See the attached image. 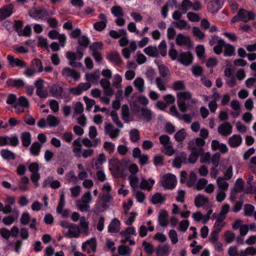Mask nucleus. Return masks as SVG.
<instances>
[{
  "instance_id": "obj_43",
  "label": "nucleus",
  "mask_w": 256,
  "mask_h": 256,
  "mask_svg": "<svg viewBox=\"0 0 256 256\" xmlns=\"http://www.w3.org/2000/svg\"><path fill=\"white\" fill-rule=\"evenodd\" d=\"M46 120L48 124L50 126L55 127L57 126L60 122V120H58L56 116L50 114L48 116Z\"/></svg>"
},
{
  "instance_id": "obj_11",
  "label": "nucleus",
  "mask_w": 256,
  "mask_h": 256,
  "mask_svg": "<svg viewBox=\"0 0 256 256\" xmlns=\"http://www.w3.org/2000/svg\"><path fill=\"white\" fill-rule=\"evenodd\" d=\"M65 204L64 195L62 192L60 196V202L56 208L58 213L60 214L63 218H67L68 216V210H63Z\"/></svg>"
},
{
  "instance_id": "obj_40",
  "label": "nucleus",
  "mask_w": 256,
  "mask_h": 256,
  "mask_svg": "<svg viewBox=\"0 0 256 256\" xmlns=\"http://www.w3.org/2000/svg\"><path fill=\"white\" fill-rule=\"evenodd\" d=\"M186 136L185 130L182 128L175 134L174 138L177 142H182L185 139Z\"/></svg>"
},
{
  "instance_id": "obj_27",
  "label": "nucleus",
  "mask_w": 256,
  "mask_h": 256,
  "mask_svg": "<svg viewBox=\"0 0 256 256\" xmlns=\"http://www.w3.org/2000/svg\"><path fill=\"white\" fill-rule=\"evenodd\" d=\"M69 238H78L80 236V230L74 224L69 228L68 232L66 235Z\"/></svg>"
},
{
  "instance_id": "obj_19",
  "label": "nucleus",
  "mask_w": 256,
  "mask_h": 256,
  "mask_svg": "<svg viewBox=\"0 0 256 256\" xmlns=\"http://www.w3.org/2000/svg\"><path fill=\"white\" fill-rule=\"evenodd\" d=\"M63 92L62 88L58 84H54L50 90V92L52 95L56 98H61L62 92Z\"/></svg>"
},
{
  "instance_id": "obj_58",
  "label": "nucleus",
  "mask_w": 256,
  "mask_h": 256,
  "mask_svg": "<svg viewBox=\"0 0 256 256\" xmlns=\"http://www.w3.org/2000/svg\"><path fill=\"white\" fill-rule=\"evenodd\" d=\"M189 226V222L188 220H184L180 222L178 230L179 231L185 232Z\"/></svg>"
},
{
  "instance_id": "obj_63",
  "label": "nucleus",
  "mask_w": 256,
  "mask_h": 256,
  "mask_svg": "<svg viewBox=\"0 0 256 256\" xmlns=\"http://www.w3.org/2000/svg\"><path fill=\"white\" fill-rule=\"evenodd\" d=\"M224 225V222H223V220L218 218L214 225V230L220 232Z\"/></svg>"
},
{
  "instance_id": "obj_28",
  "label": "nucleus",
  "mask_w": 256,
  "mask_h": 256,
  "mask_svg": "<svg viewBox=\"0 0 256 256\" xmlns=\"http://www.w3.org/2000/svg\"><path fill=\"white\" fill-rule=\"evenodd\" d=\"M18 103H15L12 106L18 110H20V106L28 108L29 106V102L26 98L22 96L18 99Z\"/></svg>"
},
{
  "instance_id": "obj_12",
  "label": "nucleus",
  "mask_w": 256,
  "mask_h": 256,
  "mask_svg": "<svg viewBox=\"0 0 256 256\" xmlns=\"http://www.w3.org/2000/svg\"><path fill=\"white\" fill-rule=\"evenodd\" d=\"M7 58L8 60L10 65L12 67L16 66L19 68H23L26 66V63L24 61L18 58H14L11 55H8Z\"/></svg>"
},
{
  "instance_id": "obj_44",
  "label": "nucleus",
  "mask_w": 256,
  "mask_h": 256,
  "mask_svg": "<svg viewBox=\"0 0 256 256\" xmlns=\"http://www.w3.org/2000/svg\"><path fill=\"white\" fill-rule=\"evenodd\" d=\"M244 214L246 216H252L254 210V206L250 204H246L244 206Z\"/></svg>"
},
{
  "instance_id": "obj_1",
  "label": "nucleus",
  "mask_w": 256,
  "mask_h": 256,
  "mask_svg": "<svg viewBox=\"0 0 256 256\" xmlns=\"http://www.w3.org/2000/svg\"><path fill=\"white\" fill-rule=\"evenodd\" d=\"M192 95L188 92H180L177 94V103L180 111L186 112L187 106L186 104V99H190Z\"/></svg>"
},
{
  "instance_id": "obj_49",
  "label": "nucleus",
  "mask_w": 256,
  "mask_h": 256,
  "mask_svg": "<svg viewBox=\"0 0 256 256\" xmlns=\"http://www.w3.org/2000/svg\"><path fill=\"white\" fill-rule=\"evenodd\" d=\"M111 10L112 13L117 18L124 16L122 8L120 6H114L112 8Z\"/></svg>"
},
{
  "instance_id": "obj_14",
  "label": "nucleus",
  "mask_w": 256,
  "mask_h": 256,
  "mask_svg": "<svg viewBox=\"0 0 256 256\" xmlns=\"http://www.w3.org/2000/svg\"><path fill=\"white\" fill-rule=\"evenodd\" d=\"M6 84L8 87H12L19 89L24 86V82L21 79H14L11 78L7 80Z\"/></svg>"
},
{
  "instance_id": "obj_45",
  "label": "nucleus",
  "mask_w": 256,
  "mask_h": 256,
  "mask_svg": "<svg viewBox=\"0 0 256 256\" xmlns=\"http://www.w3.org/2000/svg\"><path fill=\"white\" fill-rule=\"evenodd\" d=\"M32 65L33 68L36 70L37 69L38 72H40L43 70L42 62L40 60L35 58L32 61Z\"/></svg>"
},
{
  "instance_id": "obj_16",
  "label": "nucleus",
  "mask_w": 256,
  "mask_h": 256,
  "mask_svg": "<svg viewBox=\"0 0 256 256\" xmlns=\"http://www.w3.org/2000/svg\"><path fill=\"white\" fill-rule=\"evenodd\" d=\"M83 55V52L79 50H76V53L70 51L67 52L66 53V58L70 62L80 60L82 58Z\"/></svg>"
},
{
  "instance_id": "obj_52",
  "label": "nucleus",
  "mask_w": 256,
  "mask_h": 256,
  "mask_svg": "<svg viewBox=\"0 0 256 256\" xmlns=\"http://www.w3.org/2000/svg\"><path fill=\"white\" fill-rule=\"evenodd\" d=\"M122 119L125 122H128L127 118L129 116L130 110L127 104H124L122 107Z\"/></svg>"
},
{
  "instance_id": "obj_23",
  "label": "nucleus",
  "mask_w": 256,
  "mask_h": 256,
  "mask_svg": "<svg viewBox=\"0 0 256 256\" xmlns=\"http://www.w3.org/2000/svg\"><path fill=\"white\" fill-rule=\"evenodd\" d=\"M168 212H166V210H160L158 216V220L160 226H165L168 225Z\"/></svg>"
},
{
  "instance_id": "obj_31",
  "label": "nucleus",
  "mask_w": 256,
  "mask_h": 256,
  "mask_svg": "<svg viewBox=\"0 0 256 256\" xmlns=\"http://www.w3.org/2000/svg\"><path fill=\"white\" fill-rule=\"evenodd\" d=\"M29 183L28 178L26 176H24L20 178L18 183L19 188L22 191L27 190L28 184Z\"/></svg>"
},
{
  "instance_id": "obj_53",
  "label": "nucleus",
  "mask_w": 256,
  "mask_h": 256,
  "mask_svg": "<svg viewBox=\"0 0 256 256\" xmlns=\"http://www.w3.org/2000/svg\"><path fill=\"white\" fill-rule=\"evenodd\" d=\"M110 116L112 117V120L117 125L119 128H122L123 124L122 122L119 120L118 114L115 110L112 111L110 113Z\"/></svg>"
},
{
  "instance_id": "obj_37",
  "label": "nucleus",
  "mask_w": 256,
  "mask_h": 256,
  "mask_svg": "<svg viewBox=\"0 0 256 256\" xmlns=\"http://www.w3.org/2000/svg\"><path fill=\"white\" fill-rule=\"evenodd\" d=\"M166 198L162 196L160 193L157 192L155 194L151 199V202L154 204H158L159 203H163L165 202Z\"/></svg>"
},
{
  "instance_id": "obj_59",
  "label": "nucleus",
  "mask_w": 256,
  "mask_h": 256,
  "mask_svg": "<svg viewBox=\"0 0 256 256\" xmlns=\"http://www.w3.org/2000/svg\"><path fill=\"white\" fill-rule=\"evenodd\" d=\"M142 115L148 122L152 120V112L150 110L146 108H142Z\"/></svg>"
},
{
  "instance_id": "obj_33",
  "label": "nucleus",
  "mask_w": 256,
  "mask_h": 256,
  "mask_svg": "<svg viewBox=\"0 0 256 256\" xmlns=\"http://www.w3.org/2000/svg\"><path fill=\"white\" fill-rule=\"evenodd\" d=\"M144 52L148 56L152 57H158V50L156 47L148 46L144 49Z\"/></svg>"
},
{
  "instance_id": "obj_2",
  "label": "nucleus",
  "mask_w": 256,
  "mask_h": 256,
  "mask_svg": "<svg viewBox=\"0 0 256 256\" xmlns=\"http://www.w3.org/2000/svg\"><path fill=\"white\" fill-rule=\"evenodd\" d=\"M29 16L34 19L44 20L45 17L49 16L48 12L44 8H40V10L35 8L30 9L28 11Z\"/></svg>"
},
{
  "instance_id": "obj_41",
  "label": "nucleus",
  "mask_w": 256,
  "mask_h": 256,
  "mask_svg": "<svg viewBox=\"0 0 256 256\" xmlns=\"http://www.w3.org/2000/svg\"><path fill=\"white\" fill-rule=\"evenodd\" d=\"M158 70L160 75L164 78L170 75L168 68L163 64L158 66Z\"/></svg>"
},
{
  "instance_id": "obj_7",
  "label": "nucleus",
  "mask_w": 256,
  "mask_h": 256,
  "mask_svg": "<svg viewBox=\"0 0 256 256\" xmlns=\"http://www.w3.org/2000/svg\"><path fill=\"white\" fill-rule=\"evenodd\" d=\"M100 84L104 90L106 96H111L114 94V90L111 87L110 82L107 78H102Z\"/></svg>"
},
{
  "instance_id": "obj_54",
  "label": "nucleus",
  "mask_w": 256,
  "mask_h": 256,
  "mask_svg": "<svg viewBox=\"0 0 256 256\" xmlns=\"http://www.w3.org/2000/svg\"><path fill=\"white\" fill-rule=\"evenodd\" d=\"M225 42L224 40H220L219 44H218L214 47L213 50L216 54H220L222 52V48H224Z\"/></svg>"
},
{
  "instance_id": "obj_55",
  "label": "nucleus",
  "mask_w": 256,
  "mask_h": 256,
  "mask_svg": "<svg viewBox=\"0 0 256 256\" xmlns=\"http://www.w3.org/2000/svg\"><path fill=\"white\" fill-rule=\"evenodd\" d=\"M122 78L120 74H116L114 76L112 81V86L116 88H120Z\"/></svg>"
},
{
  "instance_id": "obj_9",
  "label": "nucleus",
  "mask_w": 256,
  "mask_h": 256,
  "mask_svg": "<svg viewBox=\"0 0 256 256\" xmlns=\"http://www.w3.org/2000/svg\"><path fill=\"white\" fill-rule=\"evenodd\" d=\"M224 0H213L208 2V9L212 13H214L220 10L223 6Z\"/></svg>"
},
{
  "instance_id": "obj_26",
  "label": "nucleus",
  "mask_w": 256,
  "mask_h": 256,
  "mask_svg": "<svg viewBox=\"0 0 256 256\" xmlns=\"http://www.w3.org/2000/svg\"><path fill=\"white\" fill-rule=\"evenodd\" d=\"M21 140L24 146L28 147L31 144V135L29 132H24L21 134Z\"/></svg>"
},
{
  "instance_id": "obj_47",
  "label": "nucleus",
  "mask_w": 256,
  "mask_h": 256,
  "mask_svg": "<svg viewBox=\"0 0 256 256\" xmlns=\"http://www.w3.org/2000/svg\"><path fill=\"white\" fill-rule=\"evenodd\" d=\"M41 146V144L38 142H34L30 148V151L32 154L34 156L38 155Z\"/></svg>"
},
{
  "instance_id": "obj_32",
  "label": "nucleus",
  "mask_w": 256,
  "mask_h": 256,
  "mask_svg": "<svg viewBox=\"0 0 256 256\" xmlns=\"http://www.w3.org/2000/svg\"><path fill=\"white\" fill-rule=\"evenodd\" d=\"M224 54L225 56H231L235 54L234 47L230 44H226L224 46Z\"/></svg>"
},
{
  "instance_id": "obj_56",
  "label": "nucleus",
  "mask_w": 256,
  "mask_h": 256,
  "mask_svg": "<svg viewBox=\"0 0 256 256\" xmlns=\"http://www.w3.org/2000/svg\"><path fill=\"white\" fill-rule=\"evenodd\" d=\"M192 2L189 0H184L180 6V9L183 14H185L188 10V8H190Z\"/></svg>"
},
{
  "instance_id": "obj_60",
  "label": "nucleus",
  "mask_w": 256,
  "mask_h": 256,
  "mask_svg": "<svg viewBox=\"0 0 256 256\" xmlns=\"http://www.w3.org/2000/svg\"><path fill=\"white\" fill-rule=\"evenodd\" d=\"M83 98L86 104V108L88 110H90L92 107L96 104V102L94 100L89 98L86 96H84Z\"/></svg>"
},
{
  "instance_id": "obj_57",
  "label": "nucleus",
  "mask_w": 256,
  "mask_h": 256,
  "mask_svg": "<svg viewBox=\"0 0 256 256\" xmlns=\"http://www.w3.org/2000/svg\"><path fill=\"white\" fill-rule=\"evenodd\" d=\"M118 252L121 255L126 256L130 253L131 250L127 246H120L118 248Z\"/></svg>"
},
{
  "instance_id": "obj_24",
  "label": "nucleus",
  "mask_w": 256,
  "mask_h": 256,
  "mask_svg": "<svg viewBox=\"0 0 256 256\" xmlns=\"http://www.w3.org/2000/svg\"><path fill=\"white\" fill-rule=\"evenodd\" d=\"M48 184L50 185V186L53 189H56L60 187V183L58 180H53L52 176H49L47 180L44 181L42 184V186L44 187H46L47 184Z\"/></svg>"
},
{
  "instance_id": "obj_4",
  "label": "nucleus",
  "mask_w": 256,
  "mask_h": 256,
  "mask_svg": "<svg viewBox=\"0 0 256 256\" xmlns=\"http://www.w3.org/2000/svg\"><path fill=\"white\" fill-rule=\"evenodd\" d=\"M237 16L239 18V20L246 22L250 20H254L255 18V14L252 11H248L244 9H240Z\"/></svg>"
},
{
  "instance_id": "obj_10",
  "label": "nucleus",
  "mask_w": 256,
  "mask_h": 256,
  "mask_svg": "<svg viewBox=\"0 0 256 256\" xmlns=\"http://www.w3.org/2000/svg\"><path fill=\"white\" fill-rule=\"evenodd\" d=\"M110 169L113 176L116 178L122 175L120 171L121 163L117 160H114L110 162Z\"/></svg>"
},
{
  "instance_id": "obj_36",
  "label": "nucleus",
  "mask_w": 256,
  "mask_h": 256,
  "mask_svg": "<svg viewBox=\"0 0 256 256\" xmlns=\"http://www.w3.org/2000/svg\"><path fill=\"white\" fill-rule=\"evenodd\" d=\"M134 84L140 92L144 91V80L142 78H136L134 82Z\"/></svg>"
},
{
  "instance_id": "obj_20",
  "label": "nucleus",
  "mask_w": 256,
  "mask_h": 256,
  "mask_svg": "<svg viewBox=\"0 0 256 256\" xmlns=\"http://www.w3.org/2000/svg\"><path fill=\"white\" fill-rule=\"evenodd\" d=\"M108 59L111 62L120 66L122 63L120 54L116 52H112L107 56Z\"/></svg>"
},
{
  "instance_id": "obj_35",
  "label": "nucleus",
  "mask_w": 256,
  "mask_h": 256,
  "mask_svg": "<svg viewBox=\"0 0 256 256\" xmlns=\"http://www.w3.org/2000/svg\"><path fill=\"white\" fill-rule=\"evenodd\" d=\"M162 152L167 156H172L174 154L175 150L172 148V144H170L164 146L162 147Z\"/></svg>"
},
{
  "instance_id": "obj_48",
  "label": "nucleus",
  "mask_w": 256,
  "mask_h": 256,
  "mask_svg": "<svg viewBox=\"0 0 256 256\" xmlns=\"http://www.w3.org/2000/svg\"><path fill=\"white\" fill-rule=\"evenodd\" d=\"M224 178L222 177H218L217 178L216 182L220 189L223 190H226L228 189V184L227 182L224 181Z\"/></svg>"
},
{
  "instance_id": "obj_34",
  "label": "nucleus",
  "mask_w": 256,
  "mask_h": 256,
  "mask_svg": "<svg viewBox=\"0 0 256 256\" xmlns=\"http://www.w3.org/2000/svg\"><path fill=\"white\" fill-rule=\"evenodd\" d=\"M99 72L98 70L90 74H87L85 76L86 79L87 81L91 82H97L100 78Z\"/></svg>"
},
{
  "instance_id": "obj_46",
  "label": "nucleus",
  "mask_w": 256,
  "mask_h": 256,
  "mask_svg": "<svg viewBox=\"0 0 256 256\" xmlns=\"http://www.w3.org/2000/svg\"><path fill=\"white\" fill-rule=\"evenodd\" d=\"M176 26V27L180 30L182 29H190V26L188 24V22L183 20H180L177 22H173Z\"/></svg>"
},
{
  "instance_id": "obj_39",
  "label": "nucleus",
  "mask_w": 256,
  "mask_h": 256,
  "mask_svg": "<svg viewBox=\"0 0 256 256\" xmlns=\"http://www.w3.org/2000/svg\"><path fill=\"white\" fill-rule=\"evenodd\" d=\"M244 182L242 178H239L237 179L234 184V191L236 192H240L244 189Z\"/></svg>"
},
{
  "instance_id": "obj_61",
  "label": "nucleus",
  "mask_w": 256,
  "mask_h": 256,
  "mask_svg": "<svg viewBox=\"0 0 256 256\" xmlns=\"http://www.w3.org/2000/svg\"><path fill=\"white\" fill-rule=\"evenodd\" d=\"M172 88L175 90H184L185 86L182 81H176L173 84Z\"/></svg>"
},
{
  "instance_id": "obj_38",
  "label": "nucleus",
  "mask_w": 256,
  "mask_h": 256,
  "mask_svg": "<svg viewBox=\"0 0 256 256\" xmlns=\"http://www.w3.org/2000/svg\"><path fill=\"white\" fill-rule=\"evenodd\" d=\"M156 256L168 255L169 253L168 247L166 246H158L156 250Z\"/></svg>"
},
{
  "instance_id": "obj_51",
  "label": "nucleus",
  "mask_w": 256,
  "mask_h": 256,
  "mask_svg": "<svg viewBox=\"0 0 256 256\" xmlns=\"http://www.w3.org/2000/svg\"><path fill=\"white\" fill-rule=\"evenodd\" d=\"M108 208L107 204L106 202H102L101 204H97L94 208V212L96 214H98L100 212H104V210H106Z\"/></svg>"
},
{
  "instance_id": "obj_42",
  "label": "nucleus",
  "mask_w": 256,
  "mask_h": 256,
  "mask_svg": "<svg viewBox=\"0 0 256 256\" xmlns=\"http://www.w3.org/2000/svg\"><path fill=\"white\" fill-rule=\"evenodd\" d=\"M131 140L134 142H136L140 140V132L136 128L132 129L130 132Z\"/></svg>"
},
{
  "instance_id": "obj_30",
  "label": "nucleus",
  "mask_w": 256,
  "mask_h": 256,
  "mask_svg": "<svg viewBox=\"0 0 256 256\" xmlns=\"http://www.w3.org/2000/svg\"><path fill=\"white\" fill-rule=\"evenodd\" d=\"M149 181L150 182V184L146 180H142L140 184V187L141 189L142 190H151L154 182V180L151 178H150Z\"/></svg>"
},
{
  "instance_id": "obj_8",
  "label": "nucleus",
  "mask_w": 256,
  "mask_h": 256,
  "mask_svg": "<svg viewBox=\"0 0 256 256\" xmlns=\"http://www.w3.org/2000/svg\"><path fill=\"white\" fill-rule=\"evenodd\" d=\"M192 60L193 56L190 52H182L178 57V60L185 66L192 64Z\"/></svg>"
},
{
  "instance_id": "obj_50",
  "label": "nucleus",
  "mask_w": 256,
  "mask_h": 256,
  "mask_svg": "<svg viewBox=\"0 0 256 256\" xmlns=\"http://www.w3.org/2000/svg\"><path fill=\"white\" fill-rule=\"evenodd\" d=\"M203 153L202 152H192L189 156L188 162L191 164L195 163L198 158L199 155Z\"/></svg>"
},
{
  "instance_id": "obj_6",
  "label": "nucleus",
  "mask_w": 256,
  "mask_h": 256,
  "mask_svg": "<svg viewBox=\"0 0 256 256\" xmlns=\"http://www.w3.org/2000/svg\"><path fill=\"white\" fill-rule=\"evenodd\" d=\"M62 76L68 78L71 77L75 80L80 78V73L74 69H72L68 67H66L62 70Z\"/></svg>"
},
{
  "instance_id": "obj_15",
  "label": "nucleus",
  "mask_w": 256,
  "mask_h": 256,
  "mask_svg": "<svg viewBox=\"0 0 256 256\" xmlns=\"http://www.w3.org/2000/svg\"><path fill=\"white\" fill-rule=\"evenodd\" d=\"M232 126L228 122L220 124L218 128L219 134L222 136H227L232 132Z\"/></svg>"
},
{
  "instance_id": "obj_25",
  "label": "nucleus",
  "mask_w": 256,
  "mask_h": 256,
  "mask_svg": "<svg viewBox=\"0 0 256 256\" xmlns=\"http://www.w3.org/2000/svg\"><path fill=\"white\" fill-rule=\"evenodd\" d=\"M73 148L72 152L74 154L75 156L77 157H80V152L82 150V144L80 142V138H78L76 140H75L73 142Z\"/></svg>"
},
{
  "instance_id": "obj_13",
  "label": "nucleus",
  "mask_w": 256,
  "mask_h": 256,
  "mask_svg": "<svg viewBox=\"0 0 256 256\" xmlns=\"http://www.w3.org/2000/svg\"><path fill=\"white\" fill-rule=\"evenodd\" d=\"M90 42L89 38L86 36H82L78 39V46L76 48V50L82 52L86 48Z\"/></svg>"
},
{
  "instance_id": "obj_21",
  "label": "nucleus",
  "mask_w": 256,
  "mask_h": 256,
  "mask_svg": "<svg viewBox=\"0 0 256 256\" xmlns=\"http://www.w3.org/2000/svg\"><path fill=\"white\" fill-rule=\"evenodd\" d=\"M242 142V138L240 135L234 134L228 140V144L232 148L238 146Z\"/></svg>"
},
{
  "instance_id": "obj_64",
  "label": "nucleus",
  "mask_w": 256,
  "mask_h": 256,
  "mask_svg": "<svg viewBox=\"0 0 256 256\" xmlns=\"http://www.w3.org/2000/svg\"><path fill=\"white\" fill-rule=\"evenodd\" d=\"M30 221V216L27 212H24L20 218V222L22 224L26 225Z\"/></svg>"
},
{
  "instance_id": "obj_17",
  "label": "nucleus",
  "mask_w": 256,
  "mask_h": 256,
  "mask_svg": "<svg viewBox=\"0 0 256 256\" xmlns=\"http://www.w3.org/2000/svg\"><path fill=\"white\" fill-rule=\"evenodd\" d=\"M120 222L116 218L112 220L110 222L108 227V231L109 232H118L120 230Z\"/></svg>"
},
{
  "instance_id": "obj_22",
  "label": "nucleus",
  "mask_w": 256,
  "mask_h": 256,
  "mask_svg": "<svg viewBox=\"0 0 256 256\" xmlns=\"http://www.w3.org/2000/svg\"><path fill=\"white\" fill-rule=\"evenodd\" d=\"M208 198L201 194H198L194 199V204L198 208L202 207L204 204H208Z\"/></svg>"
},
{
  "instance_id": "obj_62",
  "label": "nucleus",
  "mask_w": 256,
  "mask_h": 256,
  "mask_svg": "<svg viewBox=\"0 0 256 256\" xmlns=\"http://www.w3.org/2000/svg\"><path fill=\"white\" fill-rule=\"evenodd\" d=\"M103 44L100 42H94L90 46L89 48L93 52H98V50H100L102 48Z\"/></svg>"
},
{
  "instance_id": "obj_3",
  "label": "nucleus",
  "mask_w": 256,
  "mask_h": 256,
  "mask_svg": "<svg viewBox=\"0 0 256 256\" xmlns=\"http://www.w3.org/2000/svg\"><path fill=\"white\" fill-rule=\"evenodd\" d=\"M176 176L172 174H168L164 176L162 186L165 188L172 189L176 186Z\"/></svg>"
},
{
  "instance_id": "obj_5",
  "label": "nucleus",
  "mask_w": 256,
  "mask_h": 256,
  "mask_svg": "<svg viewBox=\"0 0 256 256\" xmlns=\"http://www.w3.org/2000/svg\"><path fill=\"white\" fill-rule=\"evenodd\" d=\"M14 4H10L3 6L0 8V20H3L10 17L13 13Z\"/></svg>"
},
{
  "instance_id": "obj_29",
  "label": "nucleus",
  "mask_w": 256,
  "mask_h": 256,
  "mask_svg": "<svg viewBox=\"0 0 256 256\" xmlns=\"http://www.w3.org/2000/svg\"><path fill=\"white\" fill-rule=\"evenodd\" d=\"M0 155L2 158L6 160H14L15 154L10 150L7 149H3L0 151Z\"/></svg>"
},
{
  "instance_id": "obj_18",
  "label": "nucleus",
  "mask_w": 256,
  "mask_h": 256,
  "mask_svg": "<svg viewBox=\"0 0 256 256\" xmlns=\"http://www.w3.org/2000/svg\"><path fill=\"white\" fill-rule=\"evenodd\" d=\"M176 44L178 46H189L191 44V40L188 36L179 34L176 38Z\"/></svg>"
}]
</instances>
